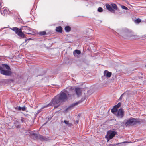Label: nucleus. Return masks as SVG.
<instances>
[{"mask_svg": "<svg viewBox=\"0 0 146 146\" xmlns=\"http://www.w3.org/2000/svg\"><path fill=\"white\" fill-rule=\"evenodd\" d=\"M73 90L72 87H70L64 89L60 94L55 96L52 100L50 103L46 106H45L43 108L48 106H53L55 104L61 103L67 100L68 98L71 96V91Z\"/></svg>", "mask_w": 146, "mask_h": 146, "instance_id": "f257e3e1", "label": "nucleus"}, {"mask_svg": "<svg viewBox=\"0 0 146 146\" xmlns=\"http://www.w3.org/2000/svg\"><path fill=\"white\" fill-rule=\"evenodd\" d=\"M137 119L131 118L126 121L125 123V125L126 126H129L134 125L137 123Z\"/></svg>", "mask_w": 146, "mask_h": 146, "instance_id": "f03ea898", "label": "nucleus"}, {"mask_svg": "<svg viewBox=\"0 0 146 146\" xmlns=\"http://www.w3.org/2000/svg\"><path fill=\"white\" fill-rule=\"evenodd\" d=\"M116 134V133L115 131L111 130L107 132L105 137L107 138L108 141L110 139L113 138Z\"/></svg>", "mask_w": 146, "mask_h": 146, "instance_id": "7ed1b4c3", "label": "nucleus"}, {"mask_svg": "<svg viewBox=\"0 0 146 146\" xmlns=\"http://www.w3.org/2000/svg\"><path fill=\"white\" fill-rule=\"evenodd\" d=\"M11 29L14 31L20 37H25L24 34L22 32L21 29H19L18 28L15 27L12 28Z\"/></svg>", "mask_w": 146, "mask_h": 146, "instance_id": "20e7f679", "label": "nucleus"}, {"mask_svg": "<svg viewBox=\"0 0 146 146\" xmlns=\"http://www.w3.org/2000/svg\"><path fill=\"white\" fill-rule=\"evenodd\" d=\"M72 89L73 90L72 91H71V93L70 94H71V95H74V94L72 93V92L74 91H75L76 94L78 97H79L81 95V90L80 88H75V90L72 88Z\"/></svg>", "mask_w": 146, "mask_h": 146, "instance_id": "39448f33", "label": "nucleus"}, {"mask_svg": "<svg viewBox=\"0 0 146 146\" xmlns=\"http://www.w3.org/2000/svg\"><path fill=\"white\" fill-rule=\"evenodd\" d=\"M0 73L1 74L7 76L11 75L12 73L11 71L8 70H6L2 69L0 71Z\"/></svg>", "mask_w": 146, "mask_h": 146, "instance_id": "423d86ee", "label": "nucleus"}, {"mask_svg": "<svg viewBox=\"0 0 146 146\" xmlns=\"http://www.w3.org/2000/svg\"><path fill=\"white\" fill-rule=\"evenodd\" d=\"M119 118H122L124 116V112L122 109L119 110L115 114Z\"/></svg>", "mask_w": 146, "mask_h": 146, "instance_id": "0eeeda50", "label": "nucleus"}, {"mask_svg": "<svg viewBox=\"0 0 146 146\" xmlns=\"http://www.w3.org/2000/svg\"><path fill=\"white\" fill-rule=\"evenodd\" d=\"M79 103V102H77L72 104L65 110L64 111H65L66 112L68 111L71 110L72 108H73L74 107L78 105Z\"/></svg>", "mask_w": 146, "mask_h": 146, "instance_id": "6e6552de", "label": "nucleus"}, {"mask_svg": "<svg viewBox=\"0 0 146 146\" xmlns=\"http://www.w3.org/2000/svg\"><path fill=\"white\" fill-rule=\"evenodd\" d=\"M34 135L36 138L38 139L41 141L47 140V139L46 137L43 136L39 134H34Z\"/></svg>", "mask_w": 146, "mask_h": 146, "instance_id": "1a4fd4ad", "label": "nucleus"}, {"mask_svg": "<svg viewBox=\"0 0 146 146\" xmlns=\"http://www.w3.org/2000/svg\"><path fill=\"white\" fill-rule=\"evenodd\" d=\"M106 6L107 9L111 12L115 13V10L113 9L111 7V6L109 4H106Z\"/></svg>", "mask_w": 146, "mask_h": 146, "instance_id": "9d476101", "label": "nucleus"}, {"mask_svg": "<svg viewBox=\"0 0 146 146\" xmlns=\"http://www.w3.org/2000/svg\"><path fill=\"white\" fill-rule=\"evenodd\" d=\"M23 30H25L26 31H25V32L27 34H31V33H29V32L30 31H31V29L29 27L27 26H23L22 27V28Z\"/></svg>", "mask_w": 146, "mask_h": 146, "instance_id": "9b49d317", "label": "nucleus"}, {"mask_svg": "<svg viewBox=\"0 0 146 146\" xmlns=\"http://www.w3.org/2000/svg\"><path fill=\"white\" fill-rule=\"evenodd\" d=\"M104 76H106L107 78H108L111 76V72H109L106 70H105L104 72Z\"/></svg>", "mask_w": 146, "mask_h": 146, "instance_id": "f8f14e48", "label": "nucleus"}, {"mask_svg": "<svg viewBox=\"0 0 146 146\" xmlns=\"http://www.w3.org/2000/svg\"><path fill=\"white\" fill-rule=\"evenodd\" d=\"M27 108L25 106H23V107H21L20 106H19L18 107H15V109L16 110H18L19 111H20L21 110H22L23 111H25Z\"/></svg>", "mask_w": 146, "mask_h": 146, "instance_id": "ddd939ff", "label": "nucleus"}, {"mask_svg": "<svg viewBox=\"0 0 146 146\" xmlns=\"http://www.w3.org/2000/svg\"><path fill=\"white\" fill-rule=\"evenodd\" d=\"M73 53L74 56H77L80 54L81 53V52L79 50H76L74 51Z\"/></svg>", "mask_w": 146, "mask_h": 146, "instance_id": "4468645a", "label": "nucleus"}, {"mask_svg": "<svg viewBox=\"0 0 146 146\" xmlns=\"http://www.w3.org/2000/svg\"><path fill=\"white\" fill-rule=\"evenodd\" d=\"M56 31L58 32H61L62 31V29L60 26L57 27L56 28Z\"/></svg>", "mask_w": 146, "mask_h": 146, "instance_id": "2eb2a0df", "label": "nucleus"}, {"mask_svg": "<svg viewBox=\"0 0 146 146\" xmlns=\"http://www.w3.org/2000/svg\"><path fill=\"white\" fill-rule=\"evenodd\" d=\"M65 30L66 32H68L71 30V28L69 26H67L65 27Z\"/></svg>", "mask_w": 146, "mask_h": 146, "instance_id": "dca6fc26", "label": "nucleus"}, {"mask_svg": "<svg viewBox=\"0 0 146 146\" xmlns=\"http://www.w3.org/2000/svg\"><path fill=\"white\" fill-rule=\"evenodd\" d=\"M111 7L114 9L117 10V7L116 5L114 3H112L111 4Z\"/></svg>", "mask_w": 146, "mask_h": 146, "instance_id": "f3484780", "label": "nucleus"}, {"mask_svg": "<svg viewBox=\"0 0 146 146\" xmlns=\"http://www.w3.org/2000/svg\"><path fill=\"white\" fill-rule=\"evenodd\" d=\"M8 12L7 9L6 8L4 9L3 11L1 14L4 16Z\"/></svg>", "mask_w": 146, "mask_h": 146, "instance_id": "a211bd4d", "label": "nucleus"}, {"mask_svg": "<svg viewBox=\"0 0 146 146\" xmlns=\"http://www.w3.org/2000/svg\"><path fill=\"white\" fill-rule=\"evenodd\" d=\"M2 66L3 67H5L8 70L10 69V67L7 64H2Z\"/></svg>", "mask_w": 146, "mask_h": 146, "instance_id": "6ab92c4d", "label": "nucleus"}, {"mask_svg": "<svg viewBox=\"0 0 146 146\" xmlns=\"http://www.w3.org/2000/svg\"><path fill=\"white\" fill-rule=\"evenodd\" d=\"M111 111L112 113H115V114H116V112H117V109L115 108L114 107H113L111 110Z\"/></svg>", "mask_w": 146, "mask_h": 146, "instance_id": "aec40b11", "label": "nucleus"}, {"mask_svg": "<svg viewBox=\"0 0 146 146\" xmlns=\"http://www.w3.org/2000/svg\"><path fill=\"white\" fill-rule=\"evenodd\" d=\"M64 122L65 124L67 125L68 126H71L72 125V124L69 123L68 121L64 120Z\"/></svg>", "mask_w": 146, "mask_h": 146, "instance_id": "412c9836", "label": "nucleus"}, {"mask_svg": "<svg viewBox=\"0 0 146 146\" xmlns=\"http://www.w3.org/2000/svg\"><path fill=\"white\" fill-rule=\"evenodd\" d=\"M39 34L42 36L45 35L46 34V33L45 31L40 32L39 33Z\"/></svg>", "mask_w": 146, "mask_h": 146, "instance_id": "4be33fe9", "label": "nucleus"}, {"mask_svg": "<svg viewBox=\"0 0 146 146\" xmlns=\"http://www.w3.org/2000/svg\"><path fill=\"white\" fill-rule=\"evenodd\" d=\"M141 21V20L140 19L138 18L135 20V23H139Z\"/></svg>", "mask_w": 146, "mask_h": 146, "instance_id": "5701e85b", "label": "nucleus"}, {"mask_svg": "<svg viewBox=\"0 0 146 146\" xmlns=\"http://www.w3.org/2000/svg\"><path fill=\"white\" fill-rule=\"evenodd\" d=\"M103 11V9L102 7H99L98 9V11L99 12H102Z\"/></svg>", "mask_w": 146, "mask_h": 146, "instance_id": "b1692460", "label": "nucleus"}, {"mask_svg": "<svg viewBox=\"0 0 146 146\" xmlns=\"http://www.w3.org/2000/svg\"><path fill=\"white\" fill-rule=\"evenodd\" d=\"M121 8L124 9H125L126 10H127L128 9V8L125 6L122 5L121 6Z\"/></svg>", "mask_w": 146, "mask_h": 146, "instance_id": "393cba45", "label": "nucleus"}, {"mask_svg": "<svg viewBox=\"0 0 146 146\" xmlns=\"http://www.w3.org/2000/svg\"><path fill=\"white\" fill-rule=\"evenodd\" d=\"M139 76L138 77L139 78V79H140L141 78H142V73H139Z\"/></svg>", "mask_w": 146, "mask_h": 146, "instance_id": "a878e982", "label": "nucleus"}, {"mask_svg": "<svg viewBox=\"0 0 146 146\" xmlns=\"http://www.w3.org/2000/svg\"><path fill=\"white\" fill-rule=\"evenodd\" d=\"M124 94H125V93H123L121 95L120 97L119 98V100H121L122 99L123 96Z\"/></svg>", "mask_w": 146, "mask_h": 146, "instance_id": "bb28decb", "label": "nucleus"}, {"mask_svg": "<svg viewBox=\"0 0 146 146\" xmlns=\"http://www.w3.org/2000/svg\"><path fill=\"white\" fill-rule=\"evenodd\" d=\"M113 107H114L116 109H117L118 108H119V106H117V105H115Z\"/></svg>", "mask_w": 146, "mask_h": 146, "instance_id": "cd10ccee", "label": "nucleus"}, {"mask_svg": "<svg viewBox=\"0 0 146 146\" xmlns=\"http://www.w3.org/2000/svg\"><path fill=\"white\" fill-rule=\"evenodd\" d=\"M117 105V106H119V107L121 105V103L120 102H119Z\"/></svg>", "mask_w": 146, "mask_h": 146, "instance_id": "c85d7f7f", "label": "nucleus"}, {"mask_svg": "<svg viewBox=\"0 0 146 146\" xmlns=\"http://www.w3.org/2000/svg\"><path fill=\"white\" fill-rule=\"evenodd\" d=\"M109 146H118V145H110Z\"/></svg>", "mask_w": 146, "mask_h": 146, "instance_id": "c756f323", "label": "nucleus"}, {"mask_svg": "<svg viewBox=\"0 0 146 146\" xmlns=\"http://www.w3.org/2000/svg\"><path fill=\"white\" fill-rule=\"evenodd\" d=\"M142 37L144 38H146V35H144L142 36Z\"/></svg>", "mask_w": 146, "mask_h": 146, "instance_id": "7c9ffc66", "label": "nucleus"}, {"mask_svg": "<svg viewBox=\"0 0 146 146\" xmlns=\"http://www.w3.org/2000/svg\"><path fill=\"white\" fill-rule=\"evenodd\" d=\"M2 69V67L1 66H0V71H1V70Z\"/></svg>", "mask_w": 146, "mask_h": 146, "instance_id": "2f4dec72", "label": "nucleus"}, {"mask_svg": "<svg viewBox=\"0 0 146 146\" xmlns=\"http://www.w3.org/2000/svg\"><path fill=\"white\" fill-rule=\"evenodd\" d=\"M128 31V30L127 29H126L125 30V31L127 32V31Z\"/></svg>", "mask_w": 146, "mask_h": 146, "instance_id": "473e14b6", "label": "nucleus"}, {"mask_svg": "<svg viewBox=\"0 0 146 146\" xmlns=\"http://www.w3.org/2000/svg\"><path fill=\"white\" fill-rule=\"evenodd\" d=\"M17 127H19V125H17Z\"/></svg>", "mask_w": 146, "mask_h": 146, "instance_id": "72a5a7b5", "label": "nucleus"}, {"mask_svg": "<svg viewBox=\"0 0 146 146\" xmlns=\"http://www.w3.org/2000/svg\"><path fill=\"white\" fill-rule=\"evenodd\" d=\"M28 40H25V41L26 42Z\"/></svg>", "mask_w": 146, "mask_h": 146, "instance_id": "f704fd0d", "label": "nucleus"}, {"mask_svg": "<svg viewBox=\"0 0 146 146\" xmlns=\"http://www.w3.org/2000/svg\"><path fill=\"white\" fill-rule=\"evenodd\" d=\"M23 119H21V121L23 122Z\"/></svg>", "mask_w": 146, "mask_h": 146, "instance_id": "c9c22d12", "label": "nucleus"}, {"mask_svg": "<svg viewBox=\"0 0 146 146\" xmlns=\"http://www.w3.org/2000/svg\"><path fill=\"white\" fill-rule=\"evenodd\" d=\"M31 38H29V39L31 40Z\"/></svg>", "mask_w": 146, "mask_h": 146, "instance_id": "e433bc0d", "label": "nucleus"}, {"mask_svg": "<svg viewBox=\"0 0 146 146\" xmlns=\"http://www.w3.org/2000/svg\"><path fill=\"white\" fill-rule=\"evenodd\" d=\"M46 123H45L43 125H44Z\"/></svg>", "mask_w": 146, "mask_h": 146, "instance_id": "4c0bfd02", "label": "nucleus"}, {"mask_svg": "<svg viewBox=\"0 0 146 146\" xmlns=\"http://www.w3.org/2000/svg\"><path fill=\"white\" fill-rule=\"evenodd\" d=\"M125 143V142H123V143Z\"/></svg>", "mask_w": 146, "mask_h": 146, "instance_id": "58836bf2", "label": "nucleus"}, {"mask_svg": "<svg viewBox=\"0 0 146 146\" xmlns=\"http://www.w3.org/2000/svg\"><path fill=\"white\" fill-rule=\"evenodd\" d=\"M145 66H146V65H145Z\"/></svg>", "mask_w": 146, "mask_h": 146, "instance_id": "ea45409f", "label": "nucleus"}]
</instances>
